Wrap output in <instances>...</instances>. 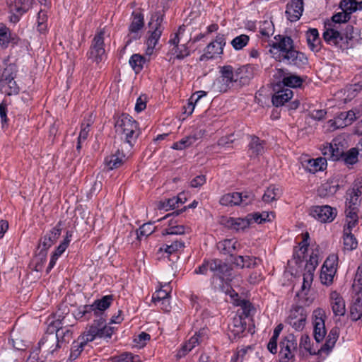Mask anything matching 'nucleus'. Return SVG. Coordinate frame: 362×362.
I'll use <instances>...</instances> for the list:
<instances>
[{"instance_id": "33", "label": "nucleus", "mask_w": 362, "mask_h": 362, "mask_svg": "<svg viewBox=\"0 0 362 362\" xmlns=\"http://www.w3.org/2000/svg\"><path fill=\"white\" fill-rule=\"evenodd\" d=\"M241 200V195L239 194V192H232L223 195L219 202L223 206H232L240 205Z\"/></svg>"}, {"instance_id": "6", "label": "nucleus", "mask_w": 362, "mask_h": 362, "mask_svg": "<svg viewBox=\"0 0 362 362\" xmlns=\"http://www.w3.org/2000/svg\"><path fill=\"white\" fill-rule=\"evenodd\" d=\"M61 222L47 231L39 240L37 258L41 261L46 260L48 250L56 243L61 235Z\"/></svg>"}, {"instance_id": "30", "label": "nucleus", "mask_w": 362, "mask_h": 362, "mask_svg": "<svg viewBox=\"0 0 362 362\" xmlns=\"http://www.w3.org/2000/svg\"><path fill=\"white\" fill-rule=\"evenodd\" d=\"M223 54L221 47H217L214 42H211L204 49V54L199 57V61L212 59Z\"/></svg>"}, {"instance_id": "24", "label": "nucleus", "mask_w": 362, "mask_h": 362, "mask_svg": "<svg viewBox=\"0 0 362 362\" xmlns=\"http://www.w3.org/2000/svg\"><path fill=\"white\" fill-rule=\"evenodd\" d=\"M303 165L309 173H315L326 169L327 163L325 158L320 157L316 159H308Z\"/></svg>"}, {"instance_id": "44", "label": "nucleus", "mask_w": 362, "mask_h": 362, "mask_svg": "<svg viewBox=\"0 0 362 362\" xmlns=\"http://www.w3.org/2000/svg\"><path fill=\"white\" fill-rule=\"evenodd\" d=\"M358 150L357 148H351L348 151L344 152L342 160L349 165H354L358 161Z\"/></svg>"}, {"instance_id": "36", "label": "nucleus", "mask_w": 362, "mask_h": 362, "mask_svg": "<svg viewBox=\"0 0 362 362\" xmlns=\"http://www.w3.org/2000/svg\"><path fill=\"white\" fill-rule=\"evenodd\" d=\"M304 80L299 76L288 73L284 81H281L282 88L284 87L299 88L302 86Z\"/></svg>"}, {"instance_id": "17", "label": "nucleus", "mask_w": 362, "mask_h": 362, "mask_svg": "<svg viewBox=\"0 0 362 362\" xmlns=\"http://www.w3.org/2000/svg\"><path fill=\"white\" fill-rule=\"evenodd\" d=\"M303 11V0H291L286 5V15L291 22L297 21Z\"/></svg>"}, {"instance_id": "51", "label": "nucleus", "mask_w": 362, "mask_h": 362, "mask_svg": "<svg viewBox=\"0 0 362 362\" xmlns=\"http://www.w3.org/2000/svg\"><path fill=\"white\" fill-rule=\"evenodd\" d=\"M287 74L288 73H286L282 69H276V72L273 75V78H274L273 88H274V90H277V89L282 88L283 84H281V81H284V78L286 77Z\"/></svg>"}, {"instance_id": "62", "label": "nucleus", "mask_w": 362, "mask_h": 362, "mask_svg": "<svg viewBox=\"0 0 362 362\" xmlns=\"http://www.w3.org/2000/svg\"><path fill=\"white\" fill-rule=\"evenodd\" d=\"M334 275V273L328 272L327 271L321 269V273L320 276L321 282L327 286L332 284Z\"/></svg>"}, {"instance_id": "25", "label": "nucleus", "mask_w": 362, "mask_h": 362, "mask_svg": "<svg viewBox=\"0 0 362 362\" xmlns=\"http://www.w3.org/2000/svg\"><path fill=\"white\" fill-rule=\"evenodd\" d=\"M307 42L309 48L313 52H318L321 49V40L316 28H310L306 32Z\"/></svg>"}, {"instance_id": "41", "label": "nucleus", "mask_w": 362, "mask_h": 362, "mask_svg": "<svg viewBox=\"0 0 362 362\" xmlns=\"http://www.w3.org/2000/svg\"><path fill=\"white\" fill-rule=\"evenodd\" d=\"M337 264L338 256L335 254H332L327 257L322 267V269L327 271L328 272L336 274Z\"/></svg>"}, {"instance_id": "37", "label": "nucleus", "mask_w": 362, "mask_h": 362, "mask_svg": "<svg viewBox=\"0 0 362 362\" xmlns=\"http://www.w3.org/2000/svg\"><path fill=\"white\" fill-rule=\"evenodd\" d=\"M339 335V328L337 327H333L329 332L325 344L321 347L320 351L331 350L334 347L336 341H337Z\"/></svg>"}, {"instance_id": "34", "label": "nucleus", "mask_w": 362, "mask_h": 362, "mask_svg": "<svg viewBox=\"0 0 362 362\" xmlns=\"http://www.w3.org/2000/svg\"><path fill=\"white\" fill-rule=\"evenodd\" d=\"M339 6L342 11H346L351 16L352 13L362 10V0H342Z\"/></svg>"}, {"instance_id": "4", "label": "nucleus", "mask_w": 362, "mask_h": 362, "mask_svg": "<svg viewBox=\"0 0 362 362\" xmlns=\"http://www.w3.org/2000/svg\"><path fill=\"white\" fill-rule=\"evenodd\" d=\"M219 72L220 76L214 80L211 89L215 93H226L238 83L234 69L230 65H226L220 67Z\"/></svg>"}, {"instance_id": "14", "label": "nucleus", "mask_w": 362, "mask_h": 362, "mask_svg": "<svg viewBox=\"0 0 362 362\" xmlns=\"http://www.w3.org/2000/svg\"><path fill=\"white\" fill-rule=\"evenodd\" d=\"M311 214L322 223L332 222L337 215V210L328 205L316 206L313 208Z\"/></svg>"}, {"instance_id": "63", "label": "nucleus", "mask_w": 362, "mask_h": 362, "mask_svg": "<svg viewBox=\"0 0 362 362\" xmlns=\"http://www.w3.org/2000/svg\"><path fill=\"white\" fill-rule=\"evenodd\" d=\"M10 42V32L6 28L0 29V46L6 47Z\"/></svg>"}, {"instance_id": "50", "label": "nucleus", "mask_w": 362, "mask_h": 362, "mask_svg": "<svg viewBox=\"0 0 362 362\" xmlns=\"http://www.w3.org/2000/svg\"><path fill=\"white\" fill-rule=\"evenodd\" d=\"M185 233V227L183 225L174 226L171 222L167 228L162 231L163 235H182Z\"/></svg>"}, {"instance_id": "49", "label": "nucleus", "mask_w": 362, "mask_h": 362, "mask_svg": "<svg viewBox=\"0 0 362 362\" xmlns=\"http://www.w3.org/2000/svg\"><path fill=\"white\" fill-rule=\"evenodd\" d=\"M249 40L250 37L248 35L242 34L233 39L230 43L235 50H240L248 44Z\"/></svg>"}, {"instance_id": "21", "label": "nucleus", "mask_w": 362, "mask_h": 362, "mask_svg": "<svg viewBox=\"0 0 362 362\" xmlns=\"http://www.w3.org/2000/svg\"><path fill=\"white\" fill-rule=\"evenodd\" d=\"M230 260L233 264L240 269L255 268L258 265L257 261H260L259 258L253 256L242 255L234 257V258L231 259Z\"/></svg>"}, {"instance_id": "58", "label": "nucleus", "mask_w": 362, "mask_h": 362, "mask_svg": "<svg viewBox=\"0 0 362 362\" xmlns=\"http://www.w3.org/2000/svg\"><path fill=\"white\" fill-rule=\"evenodd\" d=\"M347 115L345 112H341L334 117V124L336 128H344L349 125L346 124Z\"/></svg>"}, {"instance_id": "38", "label": "nucleus", "mask_w": 362, "mask_h": 362, "mask_svg": "<svg viewBox=\"0 0 362 362\" xmlns=\"http://www.w3.org/2000/svg\"><path fill=\"white\" fill-rule=\"evenodd\" d=\"M88 341L82 337H80L77 341H74L71 349L69 359L76 360L81 355Z\"/></svg>"}, {"instance_id": "45", "label": "nucleus", "mask_w": 362, "mask_h": 362, "mask_svg": "<svg viewBox=\"0 0 362 362\" xmlns=\"http://www.w3.org/2000/svg\"><path fill=\"white\" fill-rule=\"evenodd\" d=\"M339 189V185H332L331 183H325L322 185L318 190V194L321 197H325L334 194Z\"/></svg>"}, {"instance_id": "31", "label": "nucleus", "mask_w": 362, "mask_h": 362, "mask_svg": "<svg viewBox=\"0 0 362 362\" xmlns=\"http://www.w3.org/2000/svg\"><path fill=\"white\" fill-rule=\"evenodd\" d=\"M250 224V220L242 218H228L225 223V225L228 228L234 229L237 231L244 230L247 228Z\"/></svg>"}, {"instance_id": "12", "label": "nucleus", "mask_w": 362, "mask_h": 362, "mask_svg": "<svg viewBox=\"0 0 362 362\" xmlns=\"http://www.w3.org/2000/svg\"><path fill=\"white\" fill-rule=\"evenodd\" d=\"M62 322L59 320L50 323L55 328L54 335L57 338L59 349L65 347L73 339V332L68 327H62Z\"/></svg>"}, {"instance_id": "32", "label": "nucleus", "mask_w": 362, "mask_h": 362, "mask_svg": "<svg viewBox=\"0 0 362 362\" xmlns=\"http://www.w3.org/2000/svg\"><path fill=\"white\" fill-rule=\"evenodd\" d=\"M207 93L204 90H199L195 92L189 98V103H187V106H184L185 108V114H187V115H190L192 114L195 105H197L199 100L206 96Z\"/></svg>"}, {"instance_id": "48", "label": "nucleus", "mask_w": 362, "mask_h": 362, "mask_svg": "<svg viewBox=\"0 0 362 362\" xmlns=\"http://www.w3.org/2000/svg\"><path fill=\"white\" fill-rule=\"evenodd\" d=\"M259 33L265 38L269 37L274 32V25L272 21H264L260 23Z\"/></svg>"}, {"instance_id": "20", "label": "nucleus", "mask_w": 362, "mask_h": 362, "mask_svg": "<svg viewBox=\"0 0 362 362\" xmlns=\"http://www.w3.org/2000/svg\"><path fill=\"white\" fill-rule=\"evenodd\" d=\"M144 15L139 11H133L132 14V22L129 26V33L134 35L133 38L137 39L139 37L138 32L144 27Z\"/></svg>"}, {"instance_id": "7", "label": "nucleus", "mask_w": 362, "mask_h": 362, "mask_svg": "<svg viewBox=\"0 0 362 362\" xmlns=\"http://www.w3.org/2000/svg\"><path fill=\"white\" fill-rule=\"evenodd\" d=\"M104 35V29H101L100 31L97 32L86 54L88 59L96 64H99L102 62L105 57Z\"/></svg>"}, {"instance_id": "8", "label": "nucleus", "mask_w": 362, "mask_h": 362, "mask_svg": "<svg viewBox=\"0 0 362 362\" xmlns=\"http://www.w3.org/2000/svg\"><path fill=\"white\" fill-rule=\"evenodd\" d=\"M54 330L55 328L49 324L46 333L38 342V347L34 350H37L39 354L42 351L46 356L57 351L59 347L57 336L54 335Z\"/></svg>"}, {"instance_id": "19", "label": "nucleus", "mask_w": 362, "mask_h": 362, "mask_svg": "<svg viewBox=\"0 0 362 362\" xmlns=\"http://www.w3.org/2000/svg\"><path fill=\"white\" fill-rule=\"evenodd\" d=\"M330 304L334 315L343 316L345 314V302L343 298L337 291L331 293Z\"/></svg>"}, {"instance_id": "57", "label": "nucleus", "mask_w": 362, "mask_h": 362, "mask_svg": "<svg viewBox=\"0 0 362 362\" xmlns=\"http://www.w3.org/2000/svg\"><path fill=\"white\" fill-rule=\"evenodd\" d=\"M300 317H307L306 312L303 306L296 305L293 307V308L291 310L288 319L292 318V320H293L296 318H300Z\"/></svg>"}, {"instance_id": "16", "label": "nucleus", "mask_w": 362, "mask_h": 362, "mask_svg": "<svg viewBox=\"0 0 362 362\" xmlns=\"http://www.w3.org/2000/svg\"><path fill=\"white\" fill-rule=\"evenodd\" d=\"M210 270L218 275L222 280L231 281L232 269L222 260L218 259L210 260Z\"/></svg>"}, {"instance_id": "40", "label": "nucleus", "mask_w": 362, "mask_h": 362, "mask_svg": "<svg viewBox=\"0 0 362 362\" xmlns=\"http://www.w3.org/2000/svg\"><path fill=\"white\" fill-rule=\"evenodd\" d=\"M343 242L344 250L352 251L358 246L357 240L351 232L344 233Z\"/></svg>"}, {"instance_id": "43", "label": "nucleus", "mask_w": 362, "mask_h": 362, "mask_svg": "<svg viewBox=\"0 0 362 362\" xmlns=\"http://www.w3.org/2000/svg\"><path fill=\"white\" fill-rule=\"evenodd\" d=\"M129 62L133 70L138 74L142 70L146 59L140 54H134L130 57Z\"/></svg>"}, {"instance_id": "3", "label": "nucleus", "mask_w": 362, "mask_h": 362, "mask_svg": "<svg viewBox=\"0 0 362 362\" xmlns=\"http://www.w3.org/2000/svg\"><path fill=\"white\" fill-rule=\"evenodd\" d=\"M164 13L161 11H157L152 15L148 26L150 30L149 37L147 39L146 45L147 49L146 53L151 54L155 49L161 35L164 30L162 23L163 21Z\"/></svg>"}, {"instance_id": "9", "label": "nucleus", "mask_w": 362, "mask_h": 362, "mask_svg": "<svg viewBox=\"0 0 362 362\" xmlns=\"http://www.w3.org/2000/svg\"><path fill=\"white\" fill-rule=\"evenodd\" d=\"M6 4L11 13L10 21L12 23H17L30 7V0H6Z\"/></svg>"}, {"instance_id": "13", "label": "nucleus", "mask_w": 362, "mask_h": 362, "mask_svg": "<svg viewBox=\"0 0 362 362\" xmlns=\"http://www.w3.org/2000/svg\"><path fill=\"white\" fill-rule=\"evenodd\" d=\"M322 153L332 160H339L344 154V146L338 139H333L331 143L323 146Z\"/></svg>"}, {"instance_id": "64", "label": "nucleus", "mask_w": 362, "mask_h": 362, "mask_svg": "<svg viewBox=\"0 0 362 362\" xmlns=\"http://www.w3.org/2000/svg\"><path fill=\"white\" fill-rule=\"evenodd\" d=\"M119 362H141L138 355H134L132 353L125 352L119 356Z\"/></svg>"}, {"instance_id": "11", "label": "nucleus", "mask_w": 362, "mask_h": 362, "mask_svg": "<svg viewBox=\"0 0 362 362\" xmlns=\"http://www.w3.org/2000/svg\"><path fill=\"white\" fill-rule=\"evenodd\" d=\"M325 317V311L321 308H317L313 313L314 325L313 335L317 343L321 342L324 339L327 333Z\"/></svg>"}, {"instance_id": "26", "label": "nucleus", "mask_w": 362, "mask_h": 362, "mask_svg": "<svg viewBox=\"0 0 362 362\" xmlns=\"http://www.w3.org/2000/svg\"><path fill=\"white\" fill-rule=\"evenodd\" d=\"M185 247V242L181 240H175L173 241H167L158 250V253L165 252L169 257L170 255L176 253L180 249Z\"/></svg>"}, {"instance_id": "42", "label": "nucleus", "mask_w": 362, "mask_h": 362, "mask_svg": "<svg viewBox=\"0 0 362 362\" xmlns=\"http://www.w3.org/2000/svg\"><path fill=\"white\" fill-rule=\"evenodd\" d=\"M199 344V336H192L188 341L185 343L177 353L179 357L185 356L189 351H190L197 344Z\"/></svg>"}, {"instance_id": "18", "label": "nucleus", "mask_w": 362, "mask_h": 362, "mask_svg": "<svg viewBox=\"0 0 362 362\" xmlns=\"http://www.w3.org/2000/svg\"><path fill=\"white\" fill-rule=\"evenodd\" d=\"M257 67L253 64H246L234 70L235 78L240 84H245L253 78Z\"/></svg>"}, {"instance_id": "15", "label": "nucleus", "mask_w": 362, "mask_h": 362, "mask_svg": "<svg viewBox=\"0 0 362 362\" xmlns=\"http://www.w3.org/2000/svg\"><path fill=\"white\" fill-rule=\"evenodd\" d=\"M362 194V182L356 180L351 188L346 193V205L347 207H357L361 203L360 197Z\"/></svg>"}, {"instance_id": "56", "label": "nucleus", "mask_w": 362, "mask_h": 362, "mask_svg": "<svg viewBox=\"0 0 362 362\" xmlns=\"http://www.w3.org/2000/svg\"><path fill=\"white\" fill-rule=\"evenodd\" d=\"M185 30V26L184 25H180L177 30V31L174 34L173 37L170 38L169 40V43L170 45H174L173 48L178 49V45H180V42L182 39V37Z\"/></svg>"}, {"instance_id": "39", "label": "nucleus", "mask_w": 362, "mask_h": 362, "mask_svg": "<svg viewBox=\"0 0 362 362\" xmlns=\"http://www.w3.org/2000/svg\"><path fill=\"white\" fill-rule=\"evenodd\" d=\"M197 136L196 135H189L180 139V141L175 142L172 148L175 150H183L190 146H192L197 140Z\"/></svg>"}, {"instance_id": "22", "label": "nucleus", "mask_w": 362, "mask_h": 362, "mask_svg": "<svg viewBox=\"0 0 362 362\" xmlns=\"http://www.w3.org/2000/svg\"><path fill=\"white\" fill-rule=\"evenodd\" d=\"M323 39L329 45L337 46L344 40L342 32L337 30V28H329L323 33Z\"/></svg>"}, {"instance_id": "55", "label": "nucleus", "mask_w": 362, "mask_h": 362, "mask_svg": "<svg viewBox=\"0 0 362 362\" xmlns=\"http://www.w3.org/2000/svg\"><path fill=\"white\" fill-rule=\"evenodd\" d=\"M305 317H300V318L296 319H287V323L289 324L295 330L301 331L303 329L305 325L306 322Z\"/></svg>"}, {"instance_id": "28", "label": "nucleus", "mask_w": 362, "mask_h": 362, "mask_svg": "<svg viewBox=\"0 0 362 362\" xmlns=\"http://www.w3.org/2000/svg\"><path fill=\"white\" fill-rule=\"evenodd\" d=\"M240 244L233 239H226L218 244V249L225 255H229L231 259L235 257L233 252L238 251L240 248Z\"/></svg>"}, {"instance_id": "5", "label": "nucleus", "mask_w": 362, "mask_h": 362, "mask_svg": "<svg viewBox=\"0 0 362 362\" xmlns=\"http://www.w3.org/2000/svg\"><path fill=\"white\" fill-rule=\"evenodd\" d=\"M112 301L113 296L107 295L100 299L95 300L91 305H85L79 308L78 317H85L86 320H89L91 317L92 313L95 316L103 315L104 311L110 306Z\"/></svg>"}, {"instance_id": "35", "label": "nucleus", "mask_w": 362, "mask_h": 362, "mask_svg": "<svg viewBox=\"0 0 362 362\" xmlns=\"http://www.w3.org/2000/svg\"><path fill=\"white\" fill-rule=\"evenodd\" d=\"M281 189L275 185H270L266 189L262 196V201L265 203H270L278 199L281 197Z\"/></svg>"}, {"instance_id": "1", "label": "nucleus", "mask_w": 362, "mask_h": 362, "mask_svg": "<svg viewBox=\"0 0 362 362\" xmlns=\"http://www.w3.org/2000/svg\"><path fill=\"white\" fill-rule=\"evenodd\" d=\"M274 39L276 42L269 45V52L276 61L298 68H303L308 64V57L295 49L293 40L290 36L277 35Z\"/></svg>"}, {"instance_id": "59", "label": "nucleus", "mask_w": 362, "mask_h": 362, "mask_svg": "<svg viewBox=\"0 0 362 362\" xmlns=\"http://www.w3.org/2000/svg\"><path fill=\"white\" fill-rule=\"evenodd\" d=\"M351 18V16L346 11H342L341 12H339L334 14L332 19V21L335 23H346Z\"/></svg>"}, {"instance_id": "54", "label": "nucleus", "mask_w": 362, "mask_h": 362, "mask_svg": "<svg viewBox=\"0 0 362 362\" xmlns=\"http://www.w3.org/2000/svg\"><path fill=\"white\" fill-rule=\"evenodd\" d=\"M154 229L151 223H146L143 224L137 230V238L141 240L142 237H147L150 235Z\"/></svg>"}, {"instance_id": "23", "label": "nucleus", "mask_w": 362, "mask_h": 362, "mask_svg": "<svg viewBox=\"0 0 362 362\" xmlns=\"http://www.w3.org/2000/svg\"><path fill=\"white\" fill-rule=\"evenodd\" d=\"M276 93L272 96V104L276 107L284 105L293 97V91L288 88L275 90Z\"/></svg>"}, {"instance_id": "53", "label": "nucleus", "mask_w": 362, "mask_h": 362, "mask_svg": "<svg viewBox=\"0 0 362 362\" xmlns=\"http://www.w3.org/2000/svg\"><path fill=\"white\" fill-rule=\"evenodd\" d=\"M100 327L92 324L88 330L81 336L86 341H93L95 338L98 337Z\"/></svg>"}, {"instance_id": "2", "label": "nucleus", "mask_w": 362, "mask_h": 362, "mask_svg": "<svg viewBox=\"0 0 362 362\" xmlns=\"http://www.w3.org/2000/svg\"><path fill=\"white\" fill-rule=\"evenodd\" d=\"M115 131L118 134L122 135L124 143L132 148L140 134L138 123L128 114H122L115 119Z\"/></svg>"}, {"instance_id": "52", "label": "nucleus", "mask_w": 362, "mask_h": 362, "mask_svg": "<svg viewBox=\"0 0 362 362\" xmlns=\"http://www.w3.org/2000/svg\"><path fill=\"white\" fill-rule=\"evenodd\" d=\"M169 292L160 288L153 295L152 300L154 303L162 301V304L167 303L169 305Z\"/></svg>"}, {"instance_id": "27", "label": "nucleus", "mask_w": 362, "mask_h": 362, "mask_svg": "<svg viewBox=\"0 0 362 362\" xmlns=\"http://www.w3.org/2000/svg\"><path fill=\"white\" fill-rule=\"evenodd\" d=\"M124 158V153L118 149L115 153L105 158V163L108 170H113L119 168L123 164Z\"/></svg>"}, {"instance_id": "10", "label": "nucleus", "mask_w": 362, "mask_h": 362, "mask_svg": "<svg viewBox=\"0 0 362 362\" xmlns=\"http://www.w3.org/2000/svg\"><path fill=\"white\" fill-rule=\"evenodd\" d=\"M280 355L281 362H288L294 358V351H297V340L293 334H290L280 342Z\"/></svg>"}, {"instance_id": "46", "label": "nucleus", "mask_w": 362, "mask_h": 362, "mask_svg": "<svg viewBox=\"0 0 362 362\" xmlns=\"http://www.w3.org/2000/svg\"><path fill=\"white\" fill-rule=\"evenodd\" d=\"M16 66L13 64H8L3 71L1 82L6 83V82L14 79L16 76Z\"/></svg>"}, {"instance_id": "47", "label": "nucleus", "mask_w": 362, "mask_h": 362, "mask_svg": "<svg viewBox=\"0 0 362 362\" xmlns=\"http://www.w3.org/2000/svg\"><path fill=\"white\" fill-rule=\"evenodd\" d=\"M246 327V322L239 316L233 319V327L230 328V330L235 336L240 337L245 332Z\"/></svg>"}, {"instance_id": "61", "label": "nucleus", "mask_w": 362, "mask_h": 362, "mask_svg": "<svg viewBox=\"0 0 362 362\" xmlns=\"http://www.w3.org/2000/svg\"><path fill=\"white\" fill-rule=\"evenodd\" d=\"M179 197H173L165 199L164 202H160L158 206L160 209H165L166 211L170 209H174L176 204H178Z\"/></svg>"}, {"instance_id": "60", "label": "nucleus", "mask_w": 362, "mask_h": 362, "mask_svg": "<svg viewBox=\"0 0 362 362\" xmlns=\"http://www.w3.org/2000/svg\"><path fill=\"white\" fill-rule=\"evenodd\" d=\"M187 42L186 43L181 44L178 45V49L173 48L175 53L176 54V58L179 59H182L185 57L189 55V50L188 47L187 46Z\"/></svg>"}, {"instance_id": "29", "label": "nucleus", "mask_w": 362, "mask_h": 362, "mask_svg": "<svg viewBox=\"0 0 362 362\" xmlns=\"http://www.w3.org/2000/svg\"><path fill=\"white\" fill-rule=\"evenodd\" d=\"M265 141L261 140L258 136H252L251 141L248 145L250 156H258L264 152Z\"/></svg>"}]
</instances>
